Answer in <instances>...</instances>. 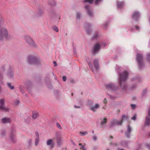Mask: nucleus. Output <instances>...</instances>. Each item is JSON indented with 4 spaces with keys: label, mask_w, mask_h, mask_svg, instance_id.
I'll list each match as a JSON object with an SVG mask.
<instances>
[{
    "label": "nucleus",
    "mask_w": 150,
    "mask_h": 150,
    "mask_svg": "<svg viewBox=\"0 0 150 150\" xmlns=\"http://www.w3.org/2000/svg\"><path fill=\"white\" fill-rule=\"evenodd\" d=\"M43 13V12L42 10H40L38 12V15L39 16L42 15Z\"/></svg>",
    "instance_id": "39"
},
{
    "label": "nucleus",
    "mask_w": 150,
    "mask_h": 150,
    "mask_svg": "<svg viewBox=\"0 0 150 150\" xmlns=\"http://www.w3.org/2000/svg\"><path fill=\"white\" fill-rule=\"evenodd\" d=\"M107 25V24H105L103 25V27H104L105 28H106V26Z\"/></svg>",
    "instance_id": "58"
},
{
    "label": "nucleus",
    "mask_w": 150,
    "mask_h": 150,
    "mask_svg": "<svg viewBox=\"0 0 150 150\" xmlns=\"http://www.w3.org/2000/svg\"><path fill=\"white\" fill-rule=\"evenodd\" d=\"M38 115V112H33V113L32 117L33 119H35Z\"/></svg>",
    "instance_id": "26"
},
{
    "label": "nucleus",
    "mask_w": 150,
    "mask_h": 150,
    "mask_svg": "<svg viewBox=\"0 0 150 150\" xmlns=\"http://www.w3.org/2000/svg\"><path fill=\"white\" fill-rule=\"evenodd\" d=\"M0 110L2 111L7 112L9 111V109L8 108L5 107L4 106H0Z\"/></svg>",
    "instance_id": "16"
},
{
    "label": "nucleus",
    "mask_w": 150,
    "mask_h": 150,
    "mask_svg": "<svg viewBox=\"0 0 150 150\" xmlns=\"http://www.w3.org/2000/svg\"><path fill=\"white\" fill-rule=\"evenodd\" d=\"M140 17V14L137 11L134 12L132 15V19L134 21H137Z\"/></svg>",
    "instance_id": "9"
},
{
    "label": "nucleus",
    "mask_w": 150,
    "mask_h": 150,
    "mask_svg": "<svg viewBox=\"0 0 150 150\" xmlns=\"http://www.w3.org/2000/svg\"><path fill=\"white\" fill-rule=\"evenodd\" d=\"M28 63L30 65H36L40 64L41 62L38 59V57L34 55H29L27 57Z\"/></svg>",
    "instance_id": "3"
},
{
    "label": "nucleus",
    "mask_w": 150,
    "mask_h": 150,
    "mask_svg": "<svg viewBox=\"0 0 150 150\" xmlns=\"http://www.w3.org/2000/svg\"><path fill=\"white\" fill-rule=\"evenodd\" d=\"M52 28L54 30L57 32H58L59 31V30L57 27L56 26H53L52 27Z\"/></svg>",
    "instance_id": "28"
},
{
    "label": "nucleus",
    "mask_w": 150,
    "mask_h": 150,
    "mask_svg": "<svg viewBox=\"0 0 150 150\" xmlns=\"http://www.w3.org/2000/svg\"><path fill=\"white\" fill-rule=\"evenodd\" d=\"M148 115L149 116H150V107L149 108V111L148 112Z\"/></svg>",
    "instance_id": "47"
},
{
    "label": "nucleus",
    "mask_w": 150,
    "mask_h": 150,
    "mask_svg": "<svg viewBox=\"0 0 150 150\" xmlns=\"http://www.w3.org/2000/svg\"><path fill=\"white\" fill-rule=\"evenodd\" d=\"M74 107L75 108H80V107L79 106H77L76 105H74Z\"/></svg>",
    "instance_id": "52"
},
{
    "label": "nucleus",
    "mask_w": 150,
    "mask_h": 150,
    "mask_svg": "<svg viewBox=\"0 0 150 150\" xmlns=\"http://www.w3.org/2000/svg\"><path fill=\"white\" fill-rule=\"evenodd\" d=\"M136 114L134 115L132 117L131 119L133 120H135L136 119Z\"/></svg>",
    "instance_id": "41"
},
{
    "label": "nucleus",
    "mask_w": 150,
    "mask_h": 150,
    "mask_svg": "<svg viewBox=\"0 0 150 150\" xmlns=\"http://www.w3.org/2000/svg\"><path fill=\"white\" fill-rule=\"evenodd\" d=\"M107 122V119L105 118H104L101 122V127H103V125H105Z\"/></svg>",
    "instance_id": "24"
},
{
    "label": "nucleus",
    "mask_w": 150,
    "mask_h": 150,
    "mask_svg": "<svg viewBox=\"0 0 150 150\" xmlns=\"http://www.w3.org/2000/svg\"><path fill=\"white\" fill-rule=\"evenodd\" d=\"M147 59L150 62V54L147 55Z\"/></svg>",
    "instance_id": "43"
},
{
    "label": "nucleus",
    "mask_w": 150,
    "mask_h": 150,
    "mask_svg": "<svg viewBox=\"0 0 150 150\" xmlns=\"http://www.w3.org/2000/svg\"><path fill=\"white\" fill-rule=\"evenodd\" d=\"M8 87L11 90H13L14 88L13 86L12 85L11 83L8 82L7 83Z\"/></svg>",
    "instance_id": "23"
},
{
    "label": "nucleus",
    "mask_w": 150,
    "mask_h": 150,
    "mask_svg": "<svg viewBox=\"0 0 150 150\" xmlns=\"http://www.w3.org/2000/svg\"><path fill=\"white\" fill-rule=\"evenodd\" d=\"M146 147L149 150H150V144H147L145 145Z\"/></svg>",
    "instance_id": "37"
},
{
    "label": "nucleus",
    "mask_w": 150,
    "mask_h": 150,
    "mask_svg": "<svg viewBox=\"0 0 150 150\" xmlns=\"http://www.w3.org/2000/svg\"><path fill=\"white\" fill-rule=\"evenodd\" d=\"M19 103V101L18 100H17V102L15 103L16 104V105H17Z\"/></svg>",
    "instance_id": "60"
},
{
    "label": "nucleus",
    "mask_w": 150,
    "mask_h": 150,
    "mask_svg": "<svg viewBox=\"0 0 150 150\" xmlns=\"http://www.w3.org/2000/svg\"><path fill=\"white\" fill-rule=\"evenodd\" d=\"M117 150H124V149H122V148L120 149L119 148H118L117 149Z\"/></svg>",
    "instance_id": "59"
},
{
    "label": "nucleus",
    "mask_w": 150,
    "mask_h": 150,
    "mask_svg": "<svg viewBox=\"0 0 150 150\" xmlns=\"http://www.w3.org/2000/svg\"><path fill=\"white\" fill-rule=\"evenodd\" d=\"M85 9L86 10L88 15L90 17L93 16V14L92 11L90 8V7L88 5H86L84 7Z\"/></svg>",
    "instance_id": "11"
},
{
    "label": "nucleus",
    "mask_w": 150,
    "mask_h": 150,
    "mask_svg": "<svg viewBox=\"0 0 150 150\" xmlns=\"http://www.w3.org/2000/svg\"><path fill=\"white\" fill-rule=\"evenodd\" d=\"M93 0H85L84 2H89L90 3H92Z\"/></svg>",
    "instance_id": "38"
},
{
    "label": "nucleus",
    "mask_w": 150,
    "mask_h": 150,
    "mask_svg": "<svg viewBox=\"0 0 150 150\" xmlns=\"http://www.w3.org/2000/svg\"><path fill=\"white\" fill-rule=\"evenodd\" d=\"M35 133L36 138H39V134L37 132H36Z\"/></svg>",
    "instance_id": "45"
},
{
    "label": "nucleus",
    "mask_w": 150,
    "mask_h": 150,
    "mask_svg": "<svg viewBox=\"0 0 150 150\" xmlns=\"http://www.w3.org/2000/svg\"><path fill=\"white\" fill-rule=\"evenodd\" d=\"M11 119L9 118L4 117L2 120V122L4 123H10L11 122Z\"/></svg>",
    "instance_id": "15"
},
{
    "label": "nucleus",
    "mask_w": 150,
    "mask_h": 150,
    "mask_svg": "<svg viewBox=\"0 0 150 150\" xmlns=\"http://www.w3.org/2000/svg\"><path fill=\"white\" fill-rule=\"evenodd\" d=\"M101 0H96L95 1V3L97 4H98L101 1Z\"/></svg>",
    "instance_id": "44"
},
{
    "label": "nucleus",
    "mask_w": 150,
    "mask_h": 150,
    "mask_svg": "<svg viewBox=\"0 0 150 150\" xmlns=\"http://www.w3.org/2000/svg\"><path fill=\"white\" fill-rule=\"evenodd\" d=\"M39 142V138H36L35 142V144L36 146H37Z\"/></svg>",
    "instance_id": "30"
},
{
    "label": "nucleus",
    "mask_w": 150,
    "mask_h": 150,
    "mask_svg": "<svg viewBox=\"0 0 150 150\" xmlns=\"http://www.w3.org/2000/svg\"><path fill=\"white\" fill-rule=\"evenodd\" d=\"M86 60L92 71L93 72V68L92 63L87 59H86Z\"/></svg>",
    "instance_id": "19"
},
{
    "label": "nucleus",
    "mask_w": 150,
    "mask_h": 150,
    "mask_svg": "<svg viewBox=\"0 0 150 150\" xmlns=\"http://www.w3.org/2000/svg\"><path fill=\"white\" fill-rule=\"evenodd\" d=\"M90 26H91V24L89 23H85V25H84L85 27L86 28H88L89 27H90Z\"/></svg>",
    "instance_id": "35"
},
{
    "label": "nucleus",
    "mask_w": 150,
    "mask_h": 150,
    "mask_svg": "<svg viewBox=\"0 0 150 150\" xmlns=\"http://www.w3.org/2000/svg\"><path fill=\"white\" fill-rule=\"evenodd\" d=\"M132 129L130 127V126L129 125H128L127 126V132H132Z\"/></svg>",
    "instance_id": "33"
},
{
    "label": "nucleus",
    "mask_w": 150,
    "mask_h": 150,
    "mask_svg": "<svg viewBox=\"0 0 150 150\" xmlns=\"http://www.w3.org/2000/svg\"><path fill=\"white\" fill-rule=\"evenodd\" d=\"M129 142L126 141H121L120 142V145L122 146L125 147H128Z\"/></svg>",
    "instance_id": "14"
},
{
    "label": "nucleus",
    "mask_w": 150,
    "mask_h": 150,
    "mask_svg": "<svg viewBox=\"0 0 150 150\" xmlns=\"http://www.w3.org/2000/svg\"><path fill=\"white\" fill-rule=\"evenodd\" d=\"M131 132H127L125 133V134L126 137L127 138H129L130 137V134Z\"/></svg>",
    "instance_id": "27"
},
{
    "label": "nucleus",
    "mask_w": 150,
    "mask_h": 150,
    "mask_svg": "<svg viewBox=\"0 0 150 150\" xmlns=\"http://www.w3.org/2000/svg\"><path fill=\"white\" fill-rule=\"evenodd\" d=\"M13 74L12 72L8 73V76L9 78H11L13 77Z\"/></svg>",
    "instance_id": "31"
},
{
    "label": "nucleus",
    "mask_w": 150,
    "mask_h": 150,
    "mask_svg": "<svg viewBox=\"0 0 150 150\" xmlns=\"http://www.w3.org/2000/svg\"><path fill=\"white\" fill-rule=\"evenodd\" d=\"M79 145L81 146L80 149H82V150H86V149L85 147L86 144L84 143L83 145H82L81 143H79Z\"/></svg>",
    "instance_id": "22"
},
{
    "label": "nucleus",
    "mask_w": 150,
    "mask_h": 150,
    "mask_svg": "<svg viewBox=\"0 0 150 150\" xmlns=\"http://www.w3.org/2000/svg\"><path fill=\"white\" fill-rule=\"evenodd\" d=\"M124 4V3L122 2L117 1V5L118 8H120L122 7Z\"/></svg>",
    "instance_id": "20"
},
{
    "label": "nucleus",
    "mask_w": 150,
    "mask_h": 150,
    "mask_svg": "<svg viewBox=\"0 0 150 150\" xmlns=\"http://www.w3.org/2000/svg\"><path fill=\"white\" fill-rule=\"evenodd\" d=\"M106 45L105 43H104L103 45H101L102 47H105L106 46Z\"/></svg>",
    "instance_id": "51"
},
{
    "label": "nucleus",
    "mask_w": 150,
    "mask_h": 150,
    "mask_svg": "<svg viewBox=\"0 0 150 150\" xmlns=\"http://www.w3.org/2000/svg\"><path fill=\"white\" fill-rule=\"evenodd\" d=\"M147 91L146 90H144L143 91V94H145L146 93Z\"/></svg>",
    "instance_id": "55"
},
{
    "label": "nucleus",
    "mask_w": 150,
    "mask_h": 150,
    "mask_svg": "<svg viewBox=\"0 0 150 150\" xmlns=\"http://www.w3.org/2000/svg\"><path fill=\"white\" fill-rule=\"evenodd\" d=\"M81 136H84L88 134V132L87 131H85L83 132H79Z\"/></svg>",
    "instance_id": "32"
},
{
    "label": "nucleus",
    "mask_w": 150,
    "mask_h": 150,
    "mask_svg": "<svg viewBox=\"0 0 150 150\" xmlns=\"http://www.w3.org/2000/svg\"><path fill=\"white\" fill-rule=\"evenodd\" d=\"M81 16V14L79 12H77L76 14V18L77 19H79Z\"/></svg>",
    "instance_id": "34"
},
{
    "label": "nucleus",
    "mask_w": 150,
    "mask_h": 150,
    "mask_svg": "<svg viewBox=\"0 0 150 150\" xmlns=\"http://www.w3.org/2000/svg\"><path fill=\"white\" fill-rule=\"evenodd\" d=\"M63 80L64 81H65L66 80V77L65 76H63L62 77Z\"/></svg>",
    "instance_id": "48"
},
{
    "label": "nucleus",
    "mask_w": 150,
    "mask_h": 150,
    "mask_svg": "<svg viewBox=\"0 0 150 150\" xmlns=\"http://www.w3.org/2000/svg\"><path fill=\"white\" fill-rule=\"evenodd\" d=\"M100 48V46L99 44H95L93 47L92 52L93 53H96L99 51Z\"/></svg>",
    "instance_id": "8"
},
{
    "label": "nucleus",
    "mask_w": 150,
    "mask_h": 150,
    "mask_svg": "<svg viewBox=\"0 0 150 150\" xmlns=\"http://www.w3.org/2000/svg\"><path fill=\"white\" fill-rule=\"evenodd\" d=\"M49 4L52 6H54L56 5V2L54 0H50Z\"/></svg>",
    "instance_id": "21"
},
{
    "label": "nucleus",
    "mask_w": 150,
    "mask_h": 150,
    "mask_svg": "<svg viewBox=\"0 0 150 150\" xmlns=\"http://www.w3.org/2000/svg\"><path fill=\"white\" fill-rule=\"evenodd\" d=\"M99 105L98 103H96L94 106H92L90 107L89 109L93 112H95L96 110L99 107Z\"/></svg>",
    "instance_id": "12"
},
{
    "label": "nucleus",
    "mask_w": 150,
    "mask_h": 150,
    "mask_svg": "<svg viewBox=\"0 0 150 150\" xmlns=\"http://www.w3.org/2000/svg\"><path fill=\"white\" fill-rule=\"evenodd\" d=\"M10 38L8 30L5 27L0 26V40H8Z\"/></svg>",
    "instance_id": "2"
},
{
    "label": "nucleus",
    "mask_w": 150,
    "mask_h": 150,
    "mask_svg": "<svg viewBox=\"0 0 150 150\" xmlns=\"http://www.w3.org/2000/svg\"><path fill=\"white\" fill-rule=\"evenodd\" d=\"M97 147L96 146H94L93 147V150H97Z\"/></svg>",
    "instance_id": "50"
},
{
    "label": "nucleus",
    "mask_w": 150,
    "mask_h": 150,
    "mask_svg": "<svg viewBox=\"0 0 150 150\" xmlns=\"http://www.w3.org/2000/svg\"><path fill=\"white\" fill-rule=\"evenodd\" d=\"M106 87L108 89L112 92H114L119 89L118 87L116 86L114 84L112 83L107 84Z\"/></svg>",
    "instance_id": "7"
},
{
    "label": "nucleus",
    "mask_w": 150,
    "mask_h": 150,
    "mask_svg": "<svg viewBox=\"0 0 150 150\" xmlns=\"http://www.w3.org/2000/svg\"><path fill=\"white\" fill-rule=\"evenodd\" d=\"M56 125L57 127L59 129H62V127L61 126L60 124L59 123L57 122L56 123Z\"/></svg>",
    "instance_id": "29"
},
{
    "label": "nucleus",
    "mask_w": 150,
    "mask_h": 150,
    "mask_svg": "<svg viewBox=\"0 0 150 150\" xmlns=\"http://www.w3.org/2000/svg\"><path fill=\"white\" fill-rule=\"evenodd\" d=\"M72 144H73V145L75 146L76 145V144L75 143H74V142H72Z\"/></svg>",
    "instance_id": "62"
},
{
    "label": "nucleus",
    "mask_w": 150,
    "mask_h": 150,
    "mask_svg": "<svg viewBox=\"0 0 150 150\" xmlns=\"http://www.w3.org/2000/svg\"><path fill=\"white\" fill-rule=\"evenodd\" d=\"M6 133V132L4 131H3L1 132V134L2 135H4Z\"/></svg>",
    "instance_id": "49"
},
{
    "label": "nucleus",
    "mask_w": 150,
    "mask_h": 150,
    "mask_svg": "<svg viewBox=\"0 0 150 150\" xmlns=\"http://www.w3.org/2000/svg\"><path fill=\"white\" fill-rule=\"evenodd\" d=\"M53 63L54 64V66H57V63H56V62L55 61H54Z\"/></svg>",
    "instance_id": "54"
},
{
    "label": "nucleus",
    "mask_w": 150,
    "mask_h": 150,
    "mask_svg": "<svg viewBox=\"0 0 150 150\" xmlns=\"http://www.w3.org/2000/svg\"><path fill=\"white\" fill-rule=\"evenodd\" d=\"M15 135L16 131H13L12 132H11L10 134V137L11 141H14V139L15 136Z\"/></svg>",
    "instance_id": "17"
},
{
    "label": "nucleus",
    "mask_w": 150,
    "mask_h": 150,
    "mask_svg": "<svg viewBox=\"0 0 150 150\" xmlns=\"http://www.w3.org/2000/svg\"><path fill=\"white\" fill-rule=\"evenodd\" d=\"M119 68V67L118 66H117L116 67V69H118Z\"/></svg>",
    "instance_id": "61"
},
{
    "label": "nucleus",
    "mask_w": 150,
    "mask_h": 150,
    "mask_svg": "<svg viewBox=\"0 0 150 150\" xmlns=\"http://www.w3.org/2000/svg\"><path fill=\"white\" fill-rule=\"evenodd\" d=\"M128 72L126 71H123L119 74V83L120 87L123 89H125L127 88L125 81L128 79Z\"/></svg>",
    "instance_id": "1"
},
{
    "label": "nucleus",
    "mask_w": 150,
    "mask_h": 150,
    "mask_svg": "<svg viewBox=\"0 0 150 150\" xmlns=\"http://www.w3.org/2000/svg\"><path fill=\"white\" fill-rule=\"evenodd\" d=\"M94 141H96L97 140V137L96 136H93L92 137Z\"/></svg>",
    "instance_id": "40"
},
{
    "label": "nucleus",
    "mask_w": 150,
    "mask_h": 150,
    "mask_svg": "<svg viewBox=\"0 0 150 150\" xmlns=\"http://www.w3.org/2000/svg\"><path fill=\"white\" fill-rule=\"evenodd\" d=\"M136 59L139 64V68L141 69L144 65L143 56L140 53H137L136 54Z\"/></svg>",
    "instance_id": "5"
},
{
    "label": "nucleus",
    "mask_w": 150,
    "mask_h": 150,
    "mask_svg": "<svg viewBox=\"0 0 150 150\" xmlns=\"http://www.w3.org/2000/svg\"><path fill=\"white\" fill-rule=\"evenodd\" d=\"M86 31L87 34L88 35H90L91 33V30L89 29H86Z\"/></svg>",
    "instance_id": "36"
},
{
    "label": "nucleus",
    "mask_w": 150,
    "mask_h": 150,
    "mask_svg": "<svg viewBox=\"0 0 150 150\" xmlns=\"http://www.w3.org/2000/svg\"><path fill=\"white\" fill-rule=\"evenodd\" d=\"M145 124L147 126L150 125V116L147 115L146 117Z\"/></svg>",
    "instance_id": "18"
},
{
    "label": "nucleus",
    "mask_w": 150,
    "mask_h": 150,
    "mask_svg": "<svg viewBox=\"0 0 150 150\" xmlns=\"http://www.w3.org/2000/svg\"><path fill=\"white\" fill-rule=\"evenodd\" d=\"M98 37V35L97 34H96L95 35V36L93 37V38L95 39L96 38Z\"/></svg>",
    "instance_id": "57"
},
{
    "label": "nucleus",
    "mask_w": 150,
    "mask_h": 150,
    "mask_svg": "<svg viewBox=\"0 0 150 150\" xmlns=\"http://www.w3.org/2000/svg\"><path fill=\"white\" fill-rule=\"evenodd\" d=\"M47 145L51 148H53L54 146L53 140L51 139H48L46 141Z\"/></svg>",
    "instance_id": "10"
},
{
    "label": "nucleus",
    "mask_w": 150,
    "mask_h": 150,
    "mask_svg": "<svg viewBox=\"0 0 150 150\" xmlns=\"http://www.w3.org/2000/svg\"><path fill=\"white\" fill-rule=\"evenodd\" d=\"M24 39L26 42L30 47L34 48L38 47V45L34 42L33 39L29 36H24Z\"/></svg>",
    "instance_id": "4"
},
{
    "label": "nucleus",
    "mask_w": 150,
    "mask_h": 150,
    "mask_svg": "<svg viewBox=\"0 0 150 150\" xmlns=\"http://www.w3.org/2000/svg\"><path fill=\"white\" fill-rule=\"evenodd\" d=\"M110 138H112H112H113V137H112V136H110Z\"/></svg>",
    "instance_id": "64"
},
{
    "label": "nucleus",
    "mask_w": 150,
    "mask_h": 150,
    "mask_svg": "<svg viewBox=\"0 0 150 150\" xmlns=\"http://www.w3.org/2000/svg\"><path fill=\"white\" fill-rule=\"evenodd\" d=\"M93 64L94 67L96 69V70H98L99 67L98 59H94Z\"/></svg>",
    "instance_id": "13"
},
{
    "label": "nucleus",
    "mask_w": 150,
    "mask_h": 150,
    "mask_svg": "<svg viewBox=\"0 0 150 150\" xmlns=\"http://www.w3.org/2000/svg\"><path fill=\"white\" fill-rule=\"evenodd\" d=\"M131 31L133 32L134 31L133 30V29L132 28L131 29Z\"/></svg>",
    "instance_id": "63"
},
{
    "label": "nucleus",
    "mask_w": 150,
    "mask_h": 150,
    "mask_svg": "<svg viewBox=\"0 0 150 150\" xmlns=\"http://www.w3.org/2000/svg\"><path fill=\"white\" fill-rule=\"evenodd\" d=\"M114 145L115 146H118V144L117 143H115L114 144Z\"/></svg>",
    "instance_id": "56"
},
{
    "label": "nucleus",
    "mask_w": 150,
    "mask_h": 150,
    "mask_svg": "<svg viewBox=\"0 0 150 150\" xmlns=\"http://www.w3.org/2000/svg\"><path fill=\"white\" fill-rule=\"evenodd\" d=\"M5 99L4 98H2L0 99V105L1 106H4L5 104Z\"/></svg>",
    "instance_id": "25"
},
{
    "label": "nucleus",
    "mask_w": 150,
    "mask_h": 150,
    "mask_svg": "<svg viewBox=\"0 0 150 150\" xmlns=\"http://www.w3.org/2000/svg\"><path fill=\"white\" fill-rule=\"evenodd\" d=\"M131 106L133 109H135L136 108V105L134 104H131Z\"/></svg>",
    "instance_id": "42"
},
{
    "label": "nucleus",
    "mask_w": 150,
    "mask_h": 150,
    "mask_svg": "<svg viewBox=\"0 0 150 150\" xmlns=\"http://www.w3.org/2000/svg\"><path fill=\"white\" fill-rule=\"evenodd\" d=\"M107 101L106 100V98H105L103 101V102L104 103H107Z\"/></svg>",
    "instance_id": "53"
},
{
    "label": "nucleus",
    "mask_w": 150,
    "mask_h": 150,
    "mask_svg": "<svg viewBox=\"0 0 150 150\" xmlns=\"http://www.w3.org/2000/svg\"><path fill=\"white\" fill-rule=\"evenodd\" d=\"M129 119L127 115H123L122 116V119L120 122L117 121V120H114L112 123L111 124V126H112L114 125H120L122 124V122L125 120L128 121Z\"/></svg>",
    "instance_id": "6"
},
{
    "label": "nucleus",
    "mask_w": 150,
    "mask_h": 150,
    "mask_svg": "<svg viewBox=\"0 0 150 150\" xmlns=\"http://www.w3.org/2000/svg\"><path fill=\"white\" fill-rule=\"evenodd\" d=\"M134 28H135L136 30H138L140 29V28L139 27L137 26H135L134 27Z\"/></svg>",
    "instance_id": "46"
}]
</instances>
